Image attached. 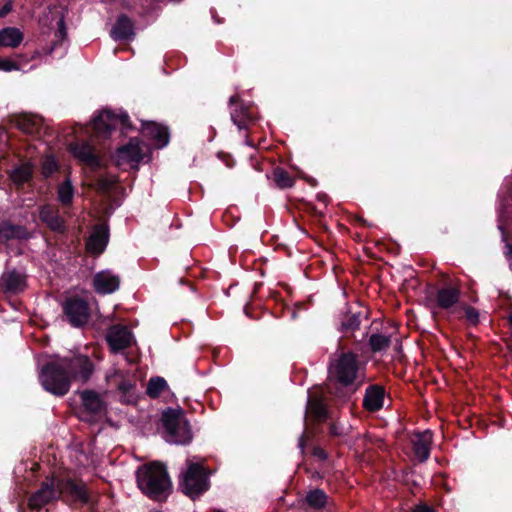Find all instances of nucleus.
Returning <instances> with one entry per match:
<instances>
[{
	"mask_svg": "<svg viewBox=\"0 0 512 512\" xmlns=\"http://www.w3.org/2000/svg\"><path fill=\"white\" fill-rule=\"evenodd\" d=\"M93 369V364L86 354H74L72 357L43 366L39 380L49 393L64 396L68 393L72 381L87 382Z\"/></svg>",
	"mask_w": 512,
	"mask_h": 512,
	"instance_id": "obj_1",
	"label": "nucleus"
},
{
	"mask_svg": "<svg viewBox=\"0 0 512 512\" xmlns=\"http://www.w3.org/2000/svg\"><path fill=\"white\" fill-rule=\"evenodd\" d=\"M362 368L355 354H337L328 368L329 391L337 397H345L347 391H355L363 382Z\"/></svg>",
	"mask_w": 512,
	"mask_h": 512,
	"instance_id": "obj_2",
	"label": "nucleus"
},
{
	"mask_svg": "<svg viewBox=\"0 0 512 512\" xmlns=\"http://www.w3.org/2000/svg\"><path fill=\"white\" fill-rule=\"evenodd\" d=\"M61 494L69 495L74 500L83 503L88 501L87 489L83 483L70 479L58 481L50 479L44 482L41 488L31 496L29 505L33 509H39L57 499Z\"/></svg>",
	"mask_w": 512,
	"mask_h": 512,
	"instance_id": "obj_3",
	"label": "nucleus"
},
{
	"mask_svg": "<svg viewBox=\"0 0 512 512\" xmlns=\"http://www.w3.org/2000/svg\"><path fill=\"white\" fill-rule=\"evenodd\" d=\"M137 485L148 497L155 500L166 498L171 489V482L166 468L159 462H151L138 468Z\"/></svg>",
	"mask_w": 512,
	"mask_h": 512,
	"instance_id": "obj_4",
	"label": "nucleus"
},
{
	"mask_svg": "<svg viewBox=\"0 0 512 512\" xmlns=\"http://www.w3.org/2000/svg\"><path fill=\"white\" fill-rule=\"evenodd\" d=\"M162 422L165 439L172 444H188L192 439L189 423L180 409H167L163 412Z\"/></svg>",
	"mask_w": 512,
	"mask_h": 512,
	"instance_id": "obj_5",
	"label": "nucleus"
},
{
	"mask_svg": "<svg viewBox=\"0 0 512 512\" xmlns=\"http://www.w3.org/2000/svg\"><path fill=\"white\" fill-rule=\"evenodd\" d=\"M180 487L186 495L195 498L208 490V476L198 463L188 461L187 471L183 474Z\"/></svg>",
	"mask_w": 512,
	"mask_h": 512,
	"instance_id": "obj_6",
	"label": "nucleus"
},
{
	"mask_svg": "<svg viewBox=\"0 0 512 512\" xmlns=\"http://www.w3.org/2000/svg\"><path fill=\"white\" fill-rule=\"evenodd\" d=\"M64 313L71 325L81 327L90 317V309L87 302L80 298H70L64 304Z\"/></svg>",
	"mask_w": 512,
	"mask_h": 512,
	"instance_id": "obj_7",
	"label": "nucleus"
},
{
	"mask_svg": "<svg viewBox=\"0 0 512 512\" xmlns=\"http://www.w3.org/2000/svg\"><path fill=\"white\" fill-rule=\"evenodd\" d=\"M107 341L112 350H123L129 348L133 342L131 332L123 326L111 327L106 335Z\"/></svg>",
	"mask_w": 512,
	"mask_h": 512,
	"instance_id": "obj_8",
	"label": "nucleus"
},
{
	"mask_svg": "<svg viewBox=\"0 0 512 512\" xmlns=\"http://www.w3.org/2000/svg\"><path fill=\"white\" fill-rule=\"evenodd\" d=\"M120 285L119 276L110 271H101L93 278V287L99 294H110L115 292Z\"/></svg>",
	"mask_w": 512,
	"mask_h": 512,
	"instance_id": "obj_9",
	"label": "nucleus"
},
{
	"mask_svg": "<svg viewBox=\"0 0 512 512\" xmlns=\"http://www.w3.org/2000/svg\"><path fill=\"white\" fill-rule=\"evenodd\" d=\"M413 451L419 461L424 462L430 456V449L432 443V432L425 430L423 432L415 433L411 439Z\"/></svg>",
	"mask_w": 512,
	"mask_h": 512,
	"instance_id": "obj_10",
	"label": "nucleus"
},
{
	"mask_svg": "<svg viewBox=\"0 0 512 512\" xmlns=\"http://www.w3.org/2000/svg\"><path fill=\"white\" fill-rule=\"evenodd\" d=\"M116 122V116L111 111L103 110L94 117L92 126L97 135L106 136L115 128Z\"/></svg>",
	"mask_w": 512,
	"mask_h": 512,
	"instance_id": "obj_11",
	"label": "nucleus"
},
{
	"mask_svg": "<svg viewBox=\"0 0 512 512\" xmlns=\"http://www.w3.org/2000/svg\"><path fill=\"white\" fill-rule=\"evenodd\" d=\"M384 400V388L382 386L372 385L366 389L363 405L369 411H377L383 407Z\"/></svg>",
	"mask_w": 512,
	"mask_h": 512,
	"instance_id": "obj_12",
	"label": "nucleus"
},
{
	"mask_svg": "<svg viewBox=\"0 0 512 512\" xmlns=\"http://www.w3.org/2000/svg\"><path fill=\"white\" fill-rule=\"evenodd\" d=\"M108 242V230L105 226L99 225L95 227L89 237L86 247L90 253L100 254L103 252Z\"/></svg>",
	"mask_w": 512,
	"mask_h": 512,
	"instance_id": "obj_13",
	"label": "nucleus"
},
{
	"mask_svg": "<svg viewBox=\"0 0 512 512\" xmlns=\"http://www.w3.org/2000/svg\"><path fill=\"white\" fill-rule=\"evenodd\" d=\"M40 219L55 232L61 233L65 230L64 220L59 215L58 209L53 206H43L40 210Z\"/></svg>",
	"mask_w": 512,
	"mask_h": 512,
	"instance_id": "obj_14",
	"label": "nucleus"
},
{
	"mask_svg": "<svg viewBox=\"0 0 512 512\" xmlns=\"http://www.w3.org/2000/svg\"><path fill=\"white\" fill-rule=\"evenodd\" d=\"M109 381L117 385L118 390L122 393L123 402L132 403L135 401L136 381L134 379H123L121 375L115 374Z\"/></svg>",
	"mask_w": 512,
	"mask_h": 512,
	"instance_id": "obj_15",
	"label": "nucleus"
},
{
	"mask_svg": "<svg viewBox=\"0 0 512 512\" xmlns=\"http://www.w3.org/2000/svg\"><path fill=\"white\" fill-rule=\"evenodd\" d=\"M72 154L90 167L99 166V159L94 154L92 147L87 143H76L70 147Z\"/></svg>",
	"mask_w": 512,
	"mask_h": 512,
	"instance_id": "obj_16",
	"label": "nucleus"
},
{
	"mask_svg": "<svg viewBox=\"0 0 512 512\" xmlns=\"http://www.w3.org/2000/svg\"><path fill=\"white\" fill-rule=\"evenodd\" d=\"M1 283L8 291L20 292L26 287V276L15 270L7 271L2 275Z\"/></svg>",
	"mask_w": 512,
	"mask_h": 512,
	"instance_id": "obj_17",
	"label": "nucleus"
},
{
	"mask_svg": "<svg viewBox=\"0 0 512 512\" xmlns=\"http://www.w3.org/2000/svg\"><path fill=\"white\" fill-rule=\"evenodd\" d=\"M238 102L239 98L237 95L231 96L229 99V104L231 106L235 105V108L231 111V119L239 129H242L246 127L248 121L250 120V115L248 109L242 105H239Z\"/></svg>",
	"mask_w": 512,
	"mask_h": 512,
	"instance_id": "obj_18",
	"label": "nucleus"
},
{
	"mask_svg": "<svg viewBox=\"0 0 512 512\" xmlns=\"http://www.w3.org/2000/svg\"><path fill=\"white\" fill-rule=\"evenodd\" d=\"M23 33L16 27H6L0 30V46L16 48L23 41Z\"/></svg>",
	"mask_w": 512,
	"mask_h": 512,
	"instance_id": "obj_19",
	"label": "nucleus"
},
{
	"mask_svg": "<svg viewBox=\"0 0 512 512\" xmlns=\"http://www.w3.org/2000/svg\"><path fill=\"white\" fill-rule=\"evenodd\" d=\"M134 35L133 24L131 20L122 15L114 25L111 36L115 40L129 39Z\"/></svg>",
	"mask_w": 512,
	"mask_h": 512,
	"instance_id": "obj_20",
	"label": "nucleus"
},
{
	"mask_svg": "<svg viewBox=\"0 0 512 512\" xmlns=\"http://www.w3.org/2000/svg\"><path fill=\"white\" fill-rule=\"evenodd\" d=\"M459 297V289L455 287H445L437 292L436 300L439 307L448 309L458 302Z\"/></svg>",
	"mask_w": 512,
	"mask_h": 512,
	"instance_id": "obj_21",
	"label": "nucleus"
},
{
	"mask_svg": "<svg viewBox=\"0 0 512 512\" xmlns=\"http://www.w3.org/2000/svg\"><path fill=\"white\" fill-rule=\"evenodd\" d=\"M16 125L27 134H35L42 127V119L35 115H21L16 119Z\"/></svg>",
	"mask_w": 512,
	"mask_h": 512,
	"instance_id": "obj_22",
	"label": "nucleus"
},
{
	"mask_svg": "<svg viewBox=\"0 0 512 512\" xmlns=\"http://www.w3.org/2000/svg\"><path fill=\"white\" fill-rule=\"evenodd\" d=\"M144 130L150 137L156 140V143L159 147L165 146L169 141L167 128L157 123L152 122L147 124Z\"/></svg>",
	"mask_w": 512,
	"mask_h": 512,
	"instance_id": "obj_23",
	"label": "nucleus"
},
{
	"mask_svg": "<svg viewBox=\"0 0 512 512\" xmlns=\"http://www.w3.org/2000/svg\"><path fill=\"white\" fill-rule=\"evenodd\" d=\"M81 399L86 409L93 413L101 412L103 403L99 395L93 391H83L81 393Z\"/></svg>",
	"mask_w": 512,
	"mask_h": 512,
	"instance_id": "obj_24",
	"label": "nucleus"
},
{
	"mask_svg": "<svg viewBox=\"0 0 512 512\" xmlns=\"http://www.w3.org/2000/svg\"><path fill=\"white\" fill-rule=\"evenodd\" d=\"M168 389V384L163 377L155 376L149 379L146 387V394L150 398H157Z\"/></svg>",
	"mask_w": 512,
	"mask_h": 512,
	"instance_id": "obj_25",
	"label": "nucleus"
},
{
	"mask_svg": "<svg viewBox=\"0 0 512 512\" xmlns=\"http://www.w3.org/2000/svg\"><path fill=\"white\" fill-rule=\"evenodd\" d=\"M26 234V230L21 226L12 225L10 223H3L0 226V237L5 240L25 238Z\"/></svg>",
	"mask_w": 512,
	"mask_h": 512,
	"instance_id": "obj_26",
	"label": "nucleus"
},
{
	"mask_svg": "<svg viewBox=\"0 0 512 512\" xmlns=\"http://www.w3.org/2000/svg\"><path fill=\"white\" fill-rule=\"evenodd\" d=\"M119 156L129 161L137 162L141 159L142 153L137 143L130 142L119 149Z\"/></svg>",
	"mask_w": 512,
	"mask_h": 512,
	"instance_id": "obj_27",
	"label": "nucleus"
},
{
	"mask_svg": "<svg viewBox=\"0 0 512 512\" xmlns=\"http://www.w3.org/2000/svg\"><path fill=\"white\" fill-rule=\"evenodd\" d=\"M32 172V166L29 163H26L15 168L11 173V178L16 184H23L30 179Z\"/></svg>",
	"mask_w": 512,
	"mask_h": 512,
	"instance_id": "obj_28",
	"label": "nucleus"
},
{
	"mask_svg": "<svg viewBox=\"0 0 512 512\" xmlns=\"http://www.w3.org/2000/svg\"><path fill=\"white\" fill-rule=\"evenodd\" d=\"M390 343L391 338L384 334H372L369 338V344L373 352L389 349Z\"/></svg>",
	"mask_w": 512,
	"mask_h": 512,
	"instance_id": "obj_29",
	"label": "nucleus"
},
{
	"mask_svg": "<svg viewBox=\"0 0 512 512\" xmlns=\"http://www.w3.org/2000/svg\"><path fill=\"white\" fill-rule=\"evenodd\" d=\"M273 179L276 185L281 188H290L294 185V179L289 175V173L281 168H276L273 171Z\"/></svg>",
	"mask_w": 512,
	"mask_h": 512,
	"instance_id": "obj_30",
	"label": "nucleus"
},
{
	"mask_svg": "<svg viewBox=\"0 0 512 512\" xmlns=\"http://www.w3.org/2000/svg\"><path fill=\"white\" fill-rule=\"evenodd\" d=\"M360 314H350L345 316L341 323V331L345 334H353L360 326Z\"/></svg>",
	"mask_w": 512,
	"mask_h": 512,
	"instance_id": "obj_31",
	"label": "nucleus"
},
{
	"mask_svg": "<svg viewBox=\"0 0 512 512\" xmlns=\"http://www.w3.org/2000/svg\"><path fill=\"white\" fill-rule=\"evenodd\" d=\"M307 410L316 418L322 419L326 416V407L321 399L310 397L307 402Z\"/></svg>",
	"mask_w": 512,
	"mask_h": 512,
	"instance_id": "obj_32",
	"label": "nucleus"
},
{
	"mask_svg": "<svg viewBox=\"0 0 512 512\" xmlns=\"http://www.w3.org/2000/svg\"><path fill=\"white\" fill-rule=\"evenodd\" d=\"M326 499V494L319 489L310 491L306 497L307 503L313 508L323 507L326 503Z\"/></svg>",
	"mask_w": 512,
	"mask_h": 512,
	"instance_id": "obj_33",
	"label": "nucleus"
},
{
	"mask_svg": "<svg viewBox=\"0 0 512 512\" xmlns=\"http://www.w3.org/2000/svg\"><path fill=\"white\" fill-rule=\"evenodd\" d=\"M58 199L65 206L71 204L73 199V187L69 180H66L63 184L59 186Z\"/></svg>",
	"mask_w": 512,
	"mask_h": 512,
	"instance_id": "obj_34",
	"label": "nucleus"
},
{
	"mask_svg": "<svg viewBox=\"0 0 512 512\" xmlns=\"http://www.w3.org/2000/svg\"><path fill=\"white\" fill-rule=\"evenodd\" d=\"M462 309L464 311L465 317L471 324L476 325L479 322V313L475 308L468 305H463Z\"/></svg>",
	"mask_w": 512,
	"mask_h": 512,
	"instance_id": "obj_35",
	"label": "nucleus"
},
{
	"mask_svg": "<svg viewBox=\"0 0 512 512\" xmlns=\"http://www.w3.org/2000/svg\"><path fill=\"white\" fill-rule=\"evenodd\" d=\"M57 169L56 162L53 158L47 157L42 164V174L45 177L50 176Z\"/></svg>",
	"mask_w": 512,
	"mask_h": 512,
	"instance_id": "obj_36",
	"label": "nucleus"
},
{
	"mask_svg": "<svg viewBox=\"0 0 512 512\" xmlns=\"http://www.w3.org/2000/svg\"><path fill=\"white\" fill-rule=\"evenodd\" d=\"M18 69V66L15 62L9 59L0 60V70L4 71H12Z\"/></svg>",
	"mask_w": 512,
	"mask_h": 512,
	"instance_id": "obj_37",
	"label": "nucleus"
},
{
	"mask_svg": "<svg viewBox=\"0 0 512 512\" xmlns=\"http://www.w3.org/2000/svg\"><path fill=\"white\" fill-rule=\"evenodd\" d=\"M114 181L113 180H109V179H100L98 181V188L102 191H107L111 188V186L113 185Z\"/></svg>",
	"mask_w": 512,
	"mask_h": 512,
	"instance_id": "obj_38",
	"label": "nucleus"
},
{
	"mask_svg": "<svg viewBox=\"0 0 512 512\" xmlns=\"http://www.w3.org/2000/svg\"><path fill=\"white\" fill-rule=\"evenodd\" d=\"M413 512H434V511L432 510V508L428 507L427 505L420 504L414 508Z\"/></svg>",
	"mask_w": 512,
	"mask_h": 512,
	"instance_id": "obj_39",
	"label": "nucleus"
},
{
	"mask_svg": "<svg viewBox=\"0 0 512 512\" xmlns=\"http://www.w3.org/2000/svg\"><path fill=\"white\" fill-rule=\"evenodd\" d=\"M12 10V5L10 2L6 3L2 9L0 10V17L6 16Z\"/></svg>",
	"mask_w": 512,
	"mask_h": 512,
	"instance_id": "obj_40",
	"label": "nucleus"
},
{
	"mask_svg": "<svg viewBox=\"0 0 512 512\" xmlns=\"http://www.w3.org/2000/svg\"><path fill=\"white\" fill-rule=\"evenodd\" d=\"M315 455H317L318 457L323 458V459L326 457L325 453L320 449L315 451Z\"/></svg>",
	"mask_w": 512,
	"mask_h": 512,
	"instance_id": "obj_41",
	"label": "nucleus"
},
{
	"mask_svg": "<svg viewBox=\"0 0 512 512\" xmlns=\"http://www.w3.org/2000/svg\"><path fill=\"white\" fill-rule=\"evenodd\" d=\"M299 445H300L301 448H303V440H302V438L300 439Z\"/></svg>",
	"mask_w": 512,
	"mask_h": 512,
	"instance_id": "obj_42",
	"label": "nucleus"
}]
</instances>
